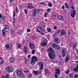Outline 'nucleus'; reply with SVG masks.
<instances>
[{
    "label": "nucleus",
    "instance_id": "f257e3e1",
    "mask_svg": "<svg viewBox=\"0 0 78 78\" xmlns=\"http://www.w3.org/2000/svg\"><path fill=\"white\" fill-rule=\"evenodd\" d=\"M48 51L49 52H50L48 54L50 59H55V58H56V54H55V52L54 51L53 48H49L48 49Z\"/></svg>",
    "mask_w": 78,
    "mask_h": 78
},
{
    "label": "nucleus",
    "instance_id": "f03ea898",
    "mask_svg": "<svg viewBox=\"0 0 78 78\" xmlns=\"http://www.w3.org/2000/svg\"><path fill=\"white\" fill-rule=\"evenodd\" d=\"M60 70L59 68L56 69L55 70V78H58L59 77V75H60Z\"/></svg>",
    "mask_w": 78,
    "mask_h": 78
},
{
    "label": "nucleus",
    "instance_id": "7ed1b4c3",
    "mask_svg": "<svg viewBox=\"0 0 78 78\" xmlns=\"http://www.w3.org/2000/svg\"><path fill=\"white\" fill-rule=\"evenodd\" d=\"M6 70L9 73H11V72H12L14 70V69L13 67H12L10 66H7L6 68H5Z\"/></svg>",
    "mask_w": 78,
    "mask_h": 78
},
{
    "label": "nucleus",
    "instance_id": "20e7f679",
    "mask_svg": "<svg viewBox=\"0 0 78 78\" xmlns=\"http://www.w3.org/2000/svg\"><path fill=\"white\" fill-rule=\"evenodd\" d=\"M8 26H7L6 25H5L4 26L5 28H4L2 30V35L3 36H5V32H6V30H7L8 29Z\"/></svg>",
    "mask_w": 78,
    "mask_h": 78
},
{
    "label": "nucleus",
    "instance_id": "39448f33",
    "mask_svg": "<svg viewBox=\"0 0 78 78\" xmlns=\"http://www.w3.org/2000/svg\"><path fill=\"white\" fill-rule=\"evenodd\" d=\"M39 10L35 9L33 11V16H36V14H37V13L39 12Z\"/></svg>",
    "mask_w": 78,
    "mask_h": 78
},
{
    "label": "nucleus",
    "instance_id": "423d86ee",
    "mask_svg": "<svg viewBox=\"0 0 78 78\" xmlns=\"http://www.w3.org/2000/svg\"><path fill=\"white\" fill-rule=\"evenodd\" d=\"M38 65L40 66L39 70H42V69H43V68H44V65H43V64L41 62H39L38 63Z\"/></svg>",
    "mask_w": 78,
    "mask_h": 78
},
{
    "label": "nucleus",
    "instance_id": "0eeeda50",
    "mask_svg": "<svg viewBox=\"0 0 78 78\" xmlns=\"http://www.w3.org/2000/svg\"><path fill=\"white\" fill-rule=\"evenodd\" d=\"M44 30L43 28L41 26H39L37 29V31L38 33H41V31H43Z\"/></svg>",
    "mask_w": 78,
    "mask_h": 78
},
{
    "label": "nucleus",
    "instance_id": "6e6552de",
    "mask_svg": "<svg viewBox=\"0 0 78 78\" xmlns=\"http://www.w3.org/2000/svg\"><path fill=\"white\" fill-rule=\"evenodd\" d=\"M16 75L17 76H19L20 75H21L22 74V71L21 70L19 71V70H18L16 71Z\"/></svg>",
    "mask_w": 78,
    "mask_h": 78
},
{
    "label": "nucleus",
    "instance_id": "1a4fd4ad",
    "mask_svg": "<svg viewBox=\"0 0 78 78\" xmlns=\"http://www.w3.org/2000/svg\"><path fill=\"white\" fill-rule=\"evenodd\" d=\"M33 73H34L35 75H39V74H40L42 73L41 71H34Z\"/></svg>",
    "mask_w": 78,
    "mask_h": 78
},
{
    "label": "nucleus",
    "instance_id": "9d476101",
    "mask_svg": "<svg viewBox=\"0 0 78 78\" xmlns=\"http://www.w3.org/2000/svg\"><path fill=\"white\" fill-rule=\"evenodd\" d=\"M54 41L55 43L59 44L60 42V40L58 38H55L54 39Z\"/></svg>",
    "mask_w": 78,
    "mask_h": 78
},
{
    "label": "nucleus",
    "instance_id": "9b49d317",
    "mask_svg": "<svg viewBox=\"0 0 78 78\" xmlns=\"http://www.w3.org/2000/svg\"><path fill=\"white\" fill-rule=\"evenodd\" d=\"M75 10H73L72 13L71 14V16L72 17H75Z\"/></svg>",
    "mask_w": 78,
    "mask_h": 78
},
{
    "label": "nucleus",
    "instance_id": "f8f14e48",
    "mask_svg": "<svg viewBox=\"0 0 78 78\" xmlns=\"http://www.w3.org/2000/svg\"><path fill=\"white\" fill-rule=\"evenodd\" d=\"M32 60H33V61H34L35 62H36L38 61L37 58V57H36L35 56H33L32 58Z\"/></svg>",
    "mask_w": 78,
    "mask_h": 78
},
{
    "label": "nucleus",
    "instance_id": "ddd939ff",
    "mask_svg": "<svg viewBox=\"0 0 78 78\" xmlns=\"http://www.w3.org/2000/svg\"><path fill=\"white\" fill-rule=\"evenodd\" d=\"M31 49H34L35 48L34 45V44L31 43L29 45Z\"/></svg>",
    "mask_w": 78,
    "mask_h": 78
},
{
    "label": "nucleus",
    "instance_id": "4468645a",
    "mask_svg": "<svg viewBox=\"0 0 78 78\" xmlns=\"http://www.w3.org/2000/svg\"><path fill=\"white\" fill-rule=\"evenodd\" d=\"M23 51L25 53H27L28 52V49H27V47L25 46L24 47L23 49Z\"/></svg>",
    "mask_w": 78,
    "mask_h": 78
},
{
    "label": "nucleus",
    "instance_id": "2eb2a0df",
    "mask_svg": "<svg viewBox=\"0 0 78 78\" xmlns=\"http://www.w3.org/2000/svg\"><path fill=\"white\" fill-rule=\"evenodd\" d=\"M58 19L59 20H61V21H62L63 20V17L61 16H59L58 17Z\"/></svg>",
    "mask_w": 78,
    "mask_h": 78
},
{
    "label": "nucleus",
    "instance_id": "dca6fc26",
    "mask_svg": "<svg viewBox=\"0 0 78 78\" xmlns=\"http://www.w3.org/2000/svg\"><path fill=\"white\" fill-rule=\"evenodd\" d=\"M76 44H77L76 43L75 44H74L73 45V43H70V45L71 46H73V49H74V48H75V47H76Z\"/></svg>",
    "mask_w": 78,
    "mask_h": 78
},
{
    "label": "nucleus",
    "instance_id": "f3484780",
    "mask_svg": "<svg viewBox=\"0 0 78 78\" xmlns=\"http://www.w3.org/2000/svg\"><path fill=\"white\" fill-rule=\"evenodd\" d=\"M73 70L75 72H78V64L76 66V68H74Z\"/></svg>",
    "mask_w": 78,
    "mask_h": 78
},
{
    "label": "nucleus",
    "instance_id": "a211bd4d",
    "mask_svg": "<svg viewBox=\"0 0 78 78\" xmlns=\"http://www.w3.org/2000/svg\"><path fill=\"white\" fill-rule=\"evenodd\" d=\"M61 34H62L63 35H64L66 33V31H65V30H61Z\"/></svg>",
    "mask_w": 78,
    "mask_h": 78
},
{
    "label": "nucleus",
    "instance_id": "6ab92c4d",
    "mask_svg": "<svg viewBox=\"0 0 78 78\" xmlns=\"http://www.w3.org/2000/svg\"><path fill=\"white\" fill-rule=\"evenodd\" d=\"M23 32V30H20L18 31V34L19 35H21V34H22Z\"/></svg>",
    "mask_w": 78,
    "mask_h": 78
},
{
    "label": "nucleus",
    "instance_id": "aec40b11",
    "mask_svg": "<svg viewBox=\"0 0 78 78\" xmlns=\"http://www.w3.org/2000/svg\"><path fill=\"white\" fill-rule=\"evenodd\" d=\"M36 64V62L35 61L33 60H32L31 61V65H32L33 66L34 65Z\"/></svg>",
    "mask_w": 78,
    "mask_h": 78
},
{
    "label": "nucleus",
    "instance_id": "412c9836",
    "mask_svg": "<svg viewBox=\"0 0 78 78\" xmlns=\"http://www.w3.org/2000/svg\"><path fill=\"white\" fill-rule=\"evenodd\" d=\"M70 57H69V56L67 55L66 57V59H65V62H67L68 61H69V59Z\"/></svg>",
    "mask_w": 78,
    "mask_h": 78
},
{
    "label": "nucleus",
    "instance_id": "4be33fe9",
    "mask_svg": "<svg viewBox=\"0 0 78 78\" xmlns=\"http://www.w3.org/2000/svg\"><path fill=\"white\" fill-rule=\"evenodd\" d=\"M10 62H14V58H13V57H11L10 58Z\"/></svg>",
    "mask_w": 78,
    "mask_h": 78
},
{
    "label": "nucleus",
    "instance_id": "5701e85b",
    "mask_svg": "<svg viewBox=\"0 0 78 78\" xmlns=\"http://www.w3.org/2000/svg\"><path fill=\"white\" fill-rule=\"evenodd\" d=\"M17 47L18 48H20L21 47V45L20 44L18 43H16Z\"/></svg>",
    "mask_w": 78,
    "mask_h": 78
},
{
    "label": "nucleus",
    "instance_id": "b1692460",
    "mask_svg": "<svg viewBox=\"0 0 78 78\" xmlns=\"http://www.w3.org/2000/svg\"><path fill=\"white\" fill-rule=\"evenodd\" d=\"M3 58H0V64H3Z\"/></svg>",
    "mask_w": 78,
    "mask_h": 78
},
{
    "label": "nucleus",
    "instance_id": "393cba45",
    "mask_svg": "<svg viewBox=\"0 0 78 78\" xmlns=\"http://www.w3.org/2000/svg\"><path fill=\"white\" fill-rule=\"evenodd\" d=\"M47 45V43H44L42 42V44H41V46H42L43 47H44V46H45Z\"/></svg>",
    "mask_w": 78,
    "mask_h": 78
},
{
    "label": "nucleus",
    "instance_id": "a878e982",
    "mask_svg": "<svg viewBox=\"0 0 78 78\" xmlns=\"http://www.w3.org/2000/svg\"><path fill=\"white\" fill-rule=\"evenodd\" d=\"M48 6L49 7H52V4L51 2H49L48 3Z\"/></svg>",
    "mask_w": 78,
    "mask_h": 78
},
{
    "label": "nucleus",
    "instance_id": "bb28decb",
    "mask_svg": "<svg viewBox=\"0 0 78 78\" xmlns=\"http://www.w3.org/2000/svg\"><path fill=\"white\" fill-rule=\"evenodd\" d=\"M43 42H44V43H47V40L46 38H44L43 39Z\"/></svg>",
    "mask_w": 78,
    "mask_h": 78
},
{
    "label": "nucleus",
    "instance_id": "cd10ccee",
    "mask_svg": "<svg viewBox=\"0 0 78 78\" xmlns=\"http://www.w3.org/2000/svg\"><path fill=\"white\" fill-rule=\"evenodd\" d=\"M70 72V71L69 70H67L65 71V73L66 74H69Z\"/></svg>",
    "mask_w": 78,
    "mask_h": 78
},
{
    "label": "nucleus",
    "instance_id": "c85d7f7f",
    "mask_svg": "<svg viewBox=\"0 0 78 78\" xmlns=\"http://www.w3.org/2000/svg\"><path fill=\"white\" fill-rule=\"evenodd\" d=\"M65 7L67 9L69 8V5H68V4H67V3H66L65 4Z\"/></svg>",
    "mask_w": 78,
    "mask_h": 78
},
{
    "label": "nucleus",
    "instance_id": "c756f323",
    "mask_svg": "<svg viewBox=\"0 0 78 78\" xmlns=\"http://www.w3.org/2000/svg\"><path fill=\"white\" fill-rule=\"evenodd\" d=\"M41 5H46V4L44 3V2H41L40 3Z\"/></svg>",
    "mask_w": 78,
    "mask_h": 78
},
{
    "label": "nucleus",
    "instance_id": "7c9ffc66",
    "mask_svg": "<svg viewBox=\"0 0 78 78\" xmlns=\"http://www.w3.org/2000/svg\"><path fill=\"white\" fill-rule=\"evenodd\" d=\"M47 31L48 32H51V29L50 28H48L47 29Z\"/></svg>",
    "mask_w": 78,
    "mask_h": 78
},
{
    "label": "nucleus",
    "instance_id": "2f4dec72",
    "mask_svg": "<svg viewBox=\"0 0 78 78\" xmlns=\"http://www.w3.org/2000/svg\"><path fill=\"white\" fill-rule=\"evenodd\" d=\"M34 8V6H28V8H29L30 9H33Z\"/></svg>",
    "mask_w": 78,
    "mask_h": 78
},
{
    "label": "nucleus",
    "instance_id": "473e14b6",
    "mask_svg": "<svg viewBox=\"0 0 78 78\" xmlns=\"http://www.w3.org/2000/svg\"><path fill=\"white\" fill-rule=\"evenodd\" d=\"M16 12L17 13H18L19 12V9H18V8H17V7H16Z\"/></svg>",
    "mask_w": 78,
    "mask_h": 78
},
{
    "label": "nucleus",
    "instance_id": "72a5a7b5",
    "mask_svg": "<svg viewBox=\"0 0 78 78\" xmlns=\"http://www.w3.org/2000/svg\"><path fill=\"white\" fill-rule=\"evenodd\" d=\"M52 46L53 47H54V48H56V47H57V45H56V44H54L52 45Z\"/></svg>",
    "mask_w": 78,
    "mask_h": 78
},
{
    "label": "nucleus",
    "instance_id": "f704fd0d",
    "mask_svg": "<svg viewBox=\"0 0 78 78\" xmlns=\"http://www.w3.org/2000/svg\"><path fill=\"white\" fill-rule=\"evenodd\" d=\"M69 77L70 78H72V77H73V75L72 74V73L69 74Z\"/></svg>",
    "mask_w": 78,
    "mask_h": 78
},
{
    "label": "nucleus",
    "instance_id": "c9c22d12",
    "mask_svg": "<svg viewBox=\"0 0 78 78\" xmlns=\"http://www.w3.org/2000/svg\"><path fill=\"white\" fill-rule=\"evenodd\" d=\"M9 50H11L12 49V45H11L10 46H9V47L8 48Z\"/></svg>",
    "mask_w": 78,
    "mask_h": 78
},
{
    "label": "nucleus",
    "instance_id": "e433bc0d",
    "mask_svg": "<svg viewBox=\"0 0 78 78\" xmlns=\"http://www.w3.org/2000/svg\"><path fill=\"white\" fill-rule=\"evenodd\" d=\"M16 16V11H15L14 12H13V17H15V16Z\"/></svg>",
    "mask_w": 78,
    "mask_h": 78
},
{
    "label": "nucleus",
    "instance_id": "4c0bfd02",
    "mask_svg": "<svg viewBox=\"0 0 78 78\" xmlns=\"http://www.w3.org/2000/svg\"><path fill=\"white\" fill-rule=\"evenodd\" d=\"M62 53H66V50L63 49L62 51Z\"/></svg>",
    "mask_w": 78,
    "mask_h": 78
},
{
    "label": "nucleus",
    "instance_id": "58836bf2",
    "mask_svg": "<svg viewBox=\"0 0 78 78\" xmlns=\"http://www.w3.org/2000/svg\"><path fill=\"white\" fill-rule=\"evenodd\" d=\"M34 53H35V51H34V50H32V54H33V55H34Z\"/></svg>",
    "mask_w": 78,
    "mask_h": 78
},
{
    "label": "nucleus",
    "instance_id": "ea45409f",
    "mask_svg": "<svg viewBox=\"0 0 78 78\" xmlns=\"http://www.w3.org/2000/svg\"><path fill=\"white\" fill-rule=\"evenodd\" d=\"M74 77L75 78H78V74L75 75Z\"/></svg>",
    "mask_w": 78,
    "mask_h": 78
},
{
    "label": "nucleus",
    "instance_id": "a19ab883",
    "mask_svg": "<svg viewBox=\"0 0 78 78\" xmlns=\"http://www.w3.org/2000/svg\"><path fill=\"white\" fill-rule=\"evenodd\" d=\"M51 11V9H48L47 10V12H50V11Z\"/></svg>",
    "mask_w": 78,
    "mask_h": 78
},
{
    "label": "nucleus",
    "instance_id": "79ce46f5",
    "mask_svg": "<svg viewBox=\"0 0 78 78\" xmlns=\"http://www.w3.org/2000/svg\"><path fill=\"white\" fill-rule=\"evenodd\" d=\"M24 12L26 14H27V13H28V11H27V10L26 9H25L24 10Z\"/></svg>",
    "mask_w": 78,
    "mask_h": 78
},
{
    "label": "nucleus",
    "instance_id": "37998d69",
    "mask_svg": "<svg viewBox=\"0 0 78 78\" xmlns=\"http://www.w3.org/2000/svg\"><path fill=\"white\" fill-rule=\"evenodd\" d=\"M1 18L3 20V19H4L5 18V16H2Z\"/></svg>",
    "mask_w": 78,
    "mask_h": 78
},
{
    "label": "nucleus",
    "instance_id": "c03bdc74",
    "mask_svg": "<svg viewBox=\"0 0 78 78\" xmlns=\"http://www.w3.org/2000/svg\"><path fill=\"white\" fill-rule=\"evenodd\" d=\"M44 72L45 73H47V72H48V70H47V69H45L44 70Z\"/></svg>",
    "mask_w": 78,
    "mask_h": 78
},
{
    "label": "nucleus",
    "instance_id": "a18cd8bd",
    "mask_svg": "<svg viewBox=\"0 0 78 78\" xmlns=\"http://www.w3.org/2000/svg\"><path fill=\"white\" fill-rule=\"evenodd\" d=\"M41 35H42L43 36L44 35V31L41 32Z\"/></svg>",
    "mask_w": 78,
    "mask_h": 78
},
{
    "label": "nucleus",
    "instance_id": "49530a36",
    "mask_svg": "<svg viewBox=\"0 0 78 78\" xmlns=\"http://www.w3.org/2000/svg\"><path fill=\"white\" fill-rule=\"evenodd\" d=\"M65 55H66V53H63L62 56L63 58H64V57H65Z\"/></svg>",
    "mask_w": 78,
    "mask_h": 78
},
{
    "label": "nucleus",
    "instance_id": "de8ad7c7",
    "mask_svg": "<svg viewBox=\"0 0 78 78\" xmlns=\"http://www.w3.org/2000/svg\"><path fill=\"white\" fill-rule=\"evenodd\" d=\"M29 72V70H28L24 71V72H25V73H28V72Z\"/></svg>",
    "mask_w": 78,
    "mask_h": 78
},
{
    "label": "nucleus",
    "instance_id": "09e8293b",
    "mask_svg": "<svg viewBox=\"0 0 78 78\" xmlns=\"http://www.w3.org/2000/svg\"><path fill=\"white\" fill-rule=\"evenodd\" d=\"M27 32H28V33H29V32H30V29H28L27 30Z\"/></svg>",
    "mask_w": 78,
    "mask_h": 78
},
{
    "label": "nucleus",
    "instance_id": "8fccbe9b",
    "mask_svg": "<svg viewBox=\"0 0 78 78\" xmlns=\"http://www.w3.org/2000/svg\"><path fill=\"white\" fill-rule=\"evenodd\" d=\"M27 58H25V62L26 63L27 62V61H28V59H27Z\"/></svg>",
    "mask_w": 78,
    "mask_h": 78
},
{
    "label": "nucleus",
    "instance_id": "3c124183",
    "mask_svg": "<svg viewBox=\"0 0 78 78\" xmlns=\"http://www.w3.org/2000/svg\"><path fill=\"white\" fill-rule=\"evenodd\" d=\"M31 76H32V75L31 74H30L29 76H28V77H29V78H31Z\"/></svg>",
    "mask_w": 78,
    "mask_h": 78
},
{
    "label": "nucleus",
    "instance_id": "603ef678",
    "mask_svg": "<svg viewBox=\"0 0 78 78\" xmlns=\"http://www.w3.org/2000/svg\"><path fill=\"white\" fill-rule=\"evenodd\" d=\"M6 78H9V75H6L5 76Z\"/></svg>",
    "mask_w": 78,
    "mask_h": 78
},
{
    "label": "nucleus",
    "instance_id": "864d4df0",
    "mask_svg": "<svg viewBox=\"0 0 78 78\" xmlns=\"http://www.w3.org/2000/svg\"><path fill=\"white\" fill-rule=\"evenodd\" d=\"M28 5H30V6H33V5H32V4H31V3H29L28 4Z\"/></svg>",
    "mask_w": 78,
    "mask_h": 78
},
{
    "label": "nucleus",
    "instance_id": "5fc2aeb1",
    "mask_svg": "<svg viewBox=\"0 0 78 78\" xmlns=\"http://www.w3.org/2000/svg\"><path fill=\"white\" fill-rule=\"evenodd\" d=\"M9 45H6L5 46V47L6 48H9Z\"/></svg>",
    "mask_w": 78,
    "mask_h": 78
},
{
    "label": "nucleus",
    "instance_id": "6e6d98bb",
    "mask_svg": "<svg viewBox=\"0 0 78 78\" xmlns=\"http://www.w3.org/2000/svg\"><path fill=\"white\" fill-rule=\"evenodd\" d=\"M54 30H56L57 29V27L55 26L54 27Z\"/></svg>",
    "mask_w": 78,
    "mask_h": 78
},
{
    "label": "nucleus",
    "instance_id": "4d7b16f0",
    "mask_svg": "<svg viewBox=\"0 0 78 78\" xmlns=\"http://www.w3.org/2000/svg\"><path fill=\"white\" fill-rule=\"evenodd\" d=\"M59 33V30H58V31L57 32H56L54 34H58Z\"/></svg>",
    "mask_w": 78,
    "mask_h": 78
},
{
    "label": "nucleus",
    "instance_id": "13d9d810",
    "mask_svg": "<svg viewBox=\"0 0 78 78\" xmlns=\"http://www.w3.org/2000/svg\"><path fill=\"white\" fill-rule=\"evenodd\" d=\"M31 56V55H29L27 56V58H29L30 59V57Z\"/></svg>",
    "mask_w": 78,
    "mask_h": 78
},
{
    "label": "nucleus",
    "instance_id": "bf43d9fd",
    "mask_svg": "<svg viewBox=\"0 0 78 78\" xmlns=\"http://www.w3.org/2000/svg\"><path fill=\"white\" fill-rule=\"evenodd\" d=\"M71 9H75V7H74L73 6H72Z\"/></svg>",
    "mask_w": 78,
    "mask_h": 78
},
{
    "label": "nucleus",
    "instance_id": "052dcab7",
    "mask_svg": "<svg viewBox=\"0 0 78 78\" xmlns=\"http://www.w3.org/2000/svg\"><path fill=\"white\" fill-rule=\"evenodd\" d=\"M62 9H64V6H62Z\"/></svg>",
    "mask_w": 78,
    "mask_h": 78
},
{
    "label": "nucleus",
    "instance_id": "680f3d73",
    "mask_svg": "<svg viewBox=\"0 0 78 78\" xmlns=\"http://www.w3.org/2000/svg\"><path fill=\"white\" fill-rule=\"evenodd\" d=\"M2 78H6V77H5V76H2Z\"/></svg>",
    "mask_w": 78,
    "mask_h": 78
},
{
    "label": "nucleus",
    "instance_id": "e2e57ef3",
    "mask_svg": "<svg viewBox=\"0 0 78 78\" xmlns=\"http://www.w3.org/2000/svg\"><path fill=\"white\" fill-rule=\"evenodd\" d=\"M23 76H25V75L24 74L22 73V74H21Z\"/></svg>",
    "mask_w": 78,
    "mask_h": 78
},
{
    "label": "nucleus",
    "instance_id": "0e129e2a",
    "mask_svg": "<svg viewBox=\"0 0 78 78\" xmlns=\"http://www.w3.org/2000/svg\"><path fill=\"white\" fill-rule=\"evenodd\" d=\"M68 34H70V30H69L68 31Z\"/></svg>",
    "mask_w": 78,
    "mask_h": 78
},
{
    "label": "nucleus",
    "instance_id": "69168bd1",
    "mask_svg": "<svg viewBox=\"0 0 78 78\" xmlns=\"http://www.w3.org/2000/svg\"><path fill=\"white\" fill-rule=\"evenodd\" d=\"M68 36L69 37H70V34H68Z\"/></svg>",
    "mask_w": 78,
    "mask_h": 78
},
{
    "label": "nucleus",
    "instance_id": "338daca9",
    "mask_svg": "<svg viewBox=\"0 0 78 78\" xmlns=\"http://www.w3.org/2000/svg\"><path fill=\"white\" fill-rule=\"evenodd\" d=\"M59 47H58L57 48H56V50H59Z\"/></svg>",
    "mask_w": 78,
    "mask_h": 78
},
{
    "label": "nucleus",
    "instance_id": "774afa93",
    "mask_svg": "<svg viewBox=\"0 0 78 78\" xmlns=\"http://www.w3.org/2000/svg\"><path fill=\"white\" fill-rule=\"evenodd\" d=\"M2 18V14H0V19H1Z\"/></svg>",
    "mask_w": 78,
    "mask_h": 78
}]
</instances>
